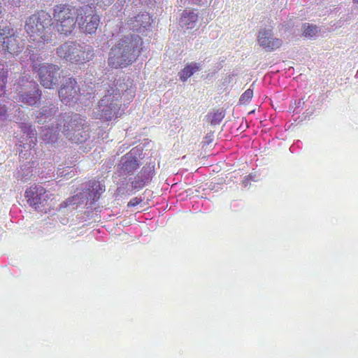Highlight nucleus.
I'll list each match as a JSON object with an SVG mask.
<instances>
[{
	"mask_svg": "<svg viewBox=\"0 0 358 358\" xmlns=\"http://www.w3.org/2000/svg\"><path fill=\"white\" fill-rule=\"evenodd\" d=\"M198 14L192 10H183L180 20V26L185 29H192L196 27Z\"/></svg>",
	"mask_w": 358,
	"mask_h": 358,
	"instance_id": "obj_17",
	"label": "nucleus"
},
{
	"mask_svg": "<svg viewBox=\"0 0 358 358\" xmlns=\"http://www.w3.org/2000/svg\"><path fill=\"white\" fill-rule=\"evenodd\" d=\"M19 91V101L29 106L36 105L41 99L42 93L34 81L24 80Z\"/></svg>",
	"mask_w": 358,
	"mask_h": 358,
	"instance_id": "obj_12",
	"label": "nucleus"
},
{
	"mask_svg": "<svg viewBox=\"0 0 358 358\" xmlns=\"http://www.w3.org/2000/svg\"><path fill=\"white\" fill-rule=\"evenodd\" d=\"M253 96V90L250 88L245 90L241 96L239 102L242 104H246L250 101Z\"/></svg>",
	"mask_w": 358,
	"mask_h": 358,
	"instance_id": "obj_23",
	"label": "nucleus"
},
{
	"mask_svg": "<svg viewBox=\"0 0 358 358\" xmlns=\"http://www.w3.org/2000/svg\"><path fill=\"white\" fill-rule=\"evenodd\" d=\"M20 143H23V141L21 139H19Z\"/></svg>",
	"mask_w": 358,
	"mask_h": 358,
	"instance_id": "obj_31",
	"label": "nucleus"
},
{
	"mask_svg": "<svg viewBox=\"0 0 358 358\" xmlns=\"http://www.w3.org/2000/svg\"><path fill=\"white\" fill-rule=\"evenodd\" d=\"M52 109L54 113L57 110V108L55 107H54Z\"/></svg>",
	"mask_w": 358,
	"mask_h": 358,
	"instance_id": "obj_29",
	"label": "nucleus"
},
{
	"mask_svg": "<svg viewBox=\"0 0 358 358\" xmlns=\"http://www.w3.org/2000/svg\"><path fill=\"white\" fill-rule=\"evenodd\" d=\"M76 196H72L71 198H68L67 199H66L65 201H64L62 203H61V204L59 205V208L62 209V208H66L67 206H70V205H72V204H74V199H75Z\"/></svg>",
	"mask_w": 358,
	"mask_h": 358,
	"instance_id": "obj_25",
	"label": "nucleus"
},
{
	"mask_svg": "<svg viewBox=\"0 0 358 358\" xmlns=\"http://www.w3.org/2000/svg\"><path fill=\"white\" fill-rule=\"evenodd\" d=\"M31 68L36 73L40 83L47 89H53L57 84L60 67L52 63H38L34 56H31Z\"/></svg>",
	"mask_w": 358,
	"mask_h": 358,
	"instance_id": "obj_7",
	"label": "nucleus"
},
{
	"mask_svg": "<svg viewBox=\"0 0 358 358\" xmlns=\"http://www.w3.org/2000/svg\"><path fill=\"white\" fill-rule=\"evenodd\" d=\"M142 49L143 40L139 36H124L110 48L108 58V66L113 69L127 67L138 59Z\"/></svg>",
	"mask_w": 358,
	"mask_h": 358,
	"instance_id": "obj_1",
	"label": "nucleus"
},
{
	"mask_svg": "<svg viewBox=\"0 0 358 358\" xmlns=\"http://www.w3.org/2000/svg\"><path fill=\"white\" fill-rule=\"evenodd\" d=\"M121 106V99L113 94L106 95L98 102L95 117L102 122L116 119L119 117Z\"/></svg>",
	"mask_w": 358,
	"mask_h": 358,
	"instance_id": "obj_9",
	"label": "nucleus"
},
{
	"mask_svg": "<svg viewBox=\"0 0 358 358\" xmlns=\"http://www.w3.org/2000/svg\"><path fill=\"white\" fill-rule=\"evenodd\" d=\"M223 118V115L221 112H216L213 114L212 118V124H216L217 122H220Z\"/></svg>",
	"mask_w": 358,
	"mask_h": 358,
	"instance_id": "obj_27",
	"label": "nucleus"
},
{
	"mask_svg": "<svg viewBox=\"0 0 358 358\" xmlns=\"http://www.w3.org/2000/svg\"><path fill=\"white\" fill-rule=\"evenodd\" d=\"M78 114H60L57 118V128L70 141L80 143L89 137L88 126Z\"/></svg>",
	"mask_w": 358,
	"mask_h": 358,
	"instance_id": "obj_2",
	"label": "nucleus"
},
{
	"mask_svg": "<svg viewBox=\"0 0 358 358\" xmlns=\"http://www.w3.org/2000/svg\"><path fill=\"white\" fill-rule=\"evenodd\" d=\"M257 41L264 50L268 52L274 51L282 45V41L278 38L273 37L271 29H262L259 30Z\"/></svg>",
	"mask_w": 358,
	"mask_h": 358,
	"instance_id": "obj_13",
	"label": "nucleus"
},
{
	"mask_svg": "<svg viewBox=\"0 0 358 358\" xmlns=\"http://www.w3.org/2000/svg\"><path fill=\"white\" fill-rule=\"evenodd\" d=\"M59 98L65 105L73 106L80 100V89L73 77L66 78L58 90Z\"/></svg>",
	"mask_w": 358,
	"mask_h": 358,
	"instance_id": "obj_11",
	"label": "nucleus"
},
{
	"mask_svg": "<svg viewBox=\"0 0 358 358\" xmlns=\"http://www.w3.org/2000/svg\"><path fill=\"white\" fill-rule=\"evenodd\" d=\"M138 164L136 159L127 160L124 162L123 168L128 173L132 172L136 170L138 167Z\"/></svg>",
	"mask_w": 358,
	"mask_h": 358,
	"instance_id": "obj_24",
	"label": "nucleus"
},
{
	"mask_svg": "<svg viewBox=\"0 0 358 358\" xmlns=\"http://www.w3.org/2000/svg\"><path fill=\"white\" fill-rule=\"evenodd\" d=\"M24 196L27 203L39 212L46 213L55 208L56 204L55 194L48 192L41 185L31 186L25 191Z\"/></svg>",
	"mask_w": 358,
	"mask_h": 358,
	"instance_id": "obj_5",
	"label": "nucleus"
},
{
	"mask_svg": "<svg viewBox=\"0 0 358 358\" xmlns=\"http://www.w3.org/2000/svg\"><path fill=\"white\" fill-rule=\"evenodd\" d=\"M77 24L80 32L85 34H96L100 26L101 17L94 8L90 5L76 9Z\"/></svg>",
	"mask_w": 358,
	"mask_h": 358,
	"instance_id": "obj_8",
	"label": "nucleus"
},
{
	"mask_svg": "<svg viewBox=\"0 0 358 358\" xmlns=\"http://www.w3.org/2000/svg\"><path fill=\"white\" fill-rule=\"evenodd\" d=\"M76 9L69 4L56 5L53 10V18L57 31L66 36L70 35L77 24Z\"/></svg>",
	"mask_w": 358,
	"mask_h": 358,
	"instance_id": "obj_6",
	"label": "nucleus"
},
{
	"mask_svg": "<svg viewBox=\"0 0 358 358\" xmlns=\"http://www.w3.org/2000/svg\"><path fill=\"white\" fill-rule=\"evenodd\" d=\"M354 1L358 3V0H354Z\"/></svg>",
	"mask_w": 358,
	"mask_h": 358,
	"instance_id": "obj_32",
	"label": "nucleus"
},
{
	"mask_svg": "<svg viewBox=\"0 0 358 358\" xmlns=\"http://www.w3.org/2000/svg\"><path fill=\"white\" fill-rule=\"evenodd\" d=\"M155 175V166L149 164L145 165L141 171L135 177L134 180L131 182V186L135 189H141L145 185L152 180Z\"/></svg>",
	"mask_w": 358,
	"mask_h": 358,
	"instance_id": "obj_14",
	"label": "nucleus"
},
{
	"mask_svg": "<svg viewBox=\"0 0 358 358\" xmlns=\"http://www.w3.org/2000/svg\"><path fill=\"white\" fill-rule=\"evenodd\" d=\"M52 17L44 11H37L29 16L25 22L24 30L33 41L48 43L51 41Z\"/></svg>",
	"mask_w": 358,
	"mask_h": 358,
	"instance_id": "obj_3",
	"label": "nucleus"
},
{
	"mask_svg": "<svg viewBox=\"0 0 358 358\" xmlns=\"http://www.w3.org/2000/svg\"><path fill=\"white\" fill-rule=\"evenodd\" d=\"M96 4H97V5H101V3H100L99 1H96Z\"/></svg>",
	"mask_w": 358,
	"mask_h": 358,
	"instance_id": "obj_30",
	"label": "nucleus"
},
{
	"mask_svg": "<svg viewBox=\"0 0 358 358\" xmlns=\"http://www.w3.org/2000/svg\"><path fill=\"white\" fill-rule=\"evenodd\" d=\"M150 17L147 13H140L134 17L127 20V25L134 31L141 32L142 28L146 29L150 25Z\"/></svg>",
	"mask_w": 358,
	"mask_h": 358,
	"instance_id": "obj_16",
	"label": "nucleus"
},
{
	"mask_svg": "<svg viewBox=\"0 0 358 358\" xmlns=\"http://www.w3.org/2000/svg\"><path fill=\"white\" fill-rule=\"evenodd\" d=\"M56 55L62 59L72 64H84L94 57L91 46L76 41H66L56 49Z\"/></svg>",
	"mask_w": 358,
	"mask_h": 358,
	"instance_id": "obj_4",
	"label": "nucleus"
},
{
	"mask_svg": "<svg viewBox=\"0 0 358 358\" xmlns=\"http://www.w3.org/2000/svg\"><path fill=\"white\" fill-rule=\"evenodd\" d=\"M7 78L8 71L5 69L4 65L0 62V97L5 94Z\"/></svg>",
	"mask_w": 358,
	"mask_h": 358,
	"instance_id": "obj_21",
	"label": "nucleus"
},
{
	"mask_svg": "<svg viewBox=\"0 0 358 358\" xmlns=\"http://www.w3.org/2000/svg\"><path fill=\"white\" fill-rule=\"evenodd\" d=\"M19 127L21 129V131L26 134L27 138L29 139V147L34 148L37 143V133L35 129L31 124L22 122L19 124Z\"/></svg>",
	"mask_w": 358,
	"mask_h": 358,
	"instance_id": "obj_18",
	"label": "nucleus"
},
{
	"mask_svg": "<svg viewBox=\"0 0 358 358\" xmlns=\"http://www.w3.org/2000/svg\"><path fill=\"white\" fill-rule=\"evenodd\" d=\"M91 187L92 191L90 196L92 197L94 201H96L99 199L101 194L105 191V186L99 182L94 181L92 182Z\"/></svg>",
	"mask_w": 358,
	"mask_h": 358,
	"instance_id": "obj_20",
	"label": "nucleus"
},
{
	"mask_svg": "<svg viewBox=\"0 0 358 358\" xmlns=\"http://www.w3.org/2000/svg\"><path fill=\"white\" fill-rule=\"evenodd\" d=\"M317 32V28L315 25L312 24H304L303 25V34L306 37H312L316 34Z\"/></svg>",
	"mask_w": 358,
	"mask_h": 358,
	"instance_id": "obj_22",
	"label": "nucleus"
},
{
	"mask_svg": "<svg viewBox=\"0 0 358 358\" xmlns=\"http://www.w3.org/2000/svg\"><path fill=\"white\" fill-rule=\"evenodd\" d=\"M143 201L141 198L134 197L131 199L127 204L128 207H135Z\"/></svg>",
	"mask_w": 358,
	"mask_h": 358,
	"instance_id": "obj_26",
	"label": "nucleus"
},
{
	"mask_svg": "<svg viewBox=\"0 0 358 358\" xmlns=\"http://www.w3.org/2000/svg\"><path fill=\"white\" fill-rule=\"evenodd\" d=\"M201 69L200 64L191 62L187 64L179 73L180 79L185 82L190 78L195 72Z\"/></svg>",
	"mask_w": 358,
	"mask_h": 358,
	"instance_id": "obj_19",
	"label": "nucleus"
},
{
	"mask_svg": "<svg viewBox=\"0 0 358 358\" xmlns=\"http://www.w3.org/2000/svg\"><path fill=\"white\" fill-rule=\"evenodd\" d=\"M0 43L4 55H17L24 50V44L10 26L0 27Z\"/></svg>",
	"mask_w": 358,
	"mask_h": 358,
	"instance_id": "obj_10",
	"label": "nucleus"
},
{
	"mask_svg": "<svg viewBox=\"0 0 358 358\" xmlns=\"http://www.w3.org/2000/svg\"><path fill=\"white\" fill-rule=\"evenodd\" d=\"M6 0H3V1H5Z\"/></svg>",
	"mask_w": 358,
	"mask_h": 358,
	"instance_id": "obj_33",
	"label": "nucleus"
},
{
	"mask_svg": "<svg viewBox=\"0 0 358 358\" xmlns=\"http://www.w3.org/2000/svg\"><path fill=\"white\" fill-rule=\"evenodd\" d=\"M57 117H53L52 120V126H45L41 128V139L45 144H52L57 141L61 132L59 127L57 128V123L56 122Z\"/></svg>",
	"mask_w": 358,
	"mask_h": 358,
	"instance_id": "obj_15",
	"label": "nucleus"
},
{
	"mask_svg": "<svg viewBox=\"0 0 358 358\" xmlns=\"http://www.w3.org/2000/svg\"><path fill=\"white\" fill-rule=\"evenodd\" d=\"M7 108L5 106L0 105V119L5 120L7 118Z\"/></svg>",
	"mask_w": 358,
	"mask_h": 358,
	"instance_id": "obj_28",
	"label": "nucleus"
}]
</instances>
